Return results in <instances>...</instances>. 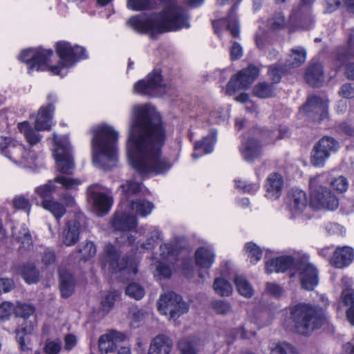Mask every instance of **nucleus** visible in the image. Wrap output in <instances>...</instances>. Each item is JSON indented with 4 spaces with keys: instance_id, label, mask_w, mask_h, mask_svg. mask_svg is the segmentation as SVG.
Listing matches in <instances>:
<instances>
[{
    "instance_id": "nucleus-1",
    "label": "nucleus",
    "mask_w": 354,
    "mask_h": 354,
    "mask_svg": "<svg viewBox=\"0 0 354 354\" xmlns=\"http://www.w3.org/2000/svg\"><path fill=\"white\" fill-rule=\"evenodd\" d=\"M166 140L162 118L147 105H134L127 142V154L131 167L140 176L167 172L171 164L161 156Z\"/></svg>"
},
{
    "instance_id": "nucleus-2",
    "label": "nucleus",
    "mask_w": 354,
    "mask_h": 354,
    "mask_svg": "<svg viewBox=\"0 0 354 354\" xmlns=\"http://www.w3.org/2000/svg\"><path fill=\"white\" fill-rule=\"evenodd\" d=\"M163 10L159 12L140 14L130 17L127 24L140 34H157L177 31L190 27L189 16L176 0H128L127 6L135 11Z\"/></svg>"
},
{
    "instance_id": "nucleus-3",
    "label": "nucleus",
    "mask_w": 354,
    "mask_h": 354,
    "mask_svg": "<svg viewBox=\"0 0 354 354\" xmlns=\"http://www.w3.org/2000/svg\"><path fill=\"white\" fill-rule=\"evenodd\" d=\"M326 183L334 190L342 193L348 189V181L342 176L331 179L328 174L317 175L310 180V205L317 209L334 211L339 205V198L326 187Z\"/></svg>"
},
{
    "instance_id": "nucleus-4",
    "label": "nucleus",
    "mask_w": 354,
    "mask_h": 354,
    "mask_svg": "<svg viewBox=\"0 0 354 354\" xmlns=\"http://www.w3.org/2000/svg\"><path fill=\"white\" fill-rule=\"evenodd\" d=\"M93 162L104 169L115 166L118 160V133L107 124L93 129Z\"/></svg>"
},
{
    "instance_id": "nucleus-5",
    "label": "nucleus",
    "mask_w": 354,
    "mask_h": 354,
    "mask_svg": "<svg viewBox=\"0 0 354 354\" xmlns=\"http://www.w3.org/2000/svg\"><path fill=\"white\" fill-rule=\"evenodd\" d=\"M290 319L295 331L308 336L315 329L321 328L325 321L324 310L317 306L299 303L290 307Z\"/></svg>"
},
{
    "instance_id": "nucleus-6",
    "label": "nucleus",
    "mask_w": 354,
    "mask_h": 354,
    "mask_svg": "<svg viewBox=\"0 0 354 354\" xmlns=\"http://www.w3.org/2000/svg\"><path fill=\"white\" fill-rule=\"evenodd\" d=\"M57 97L53 94L48 95V104L41 106L39 109L38 114L35 123V129H32L28 121L19 123L18 129L24 134L26 141L34 145L40 142L41 136L37 131H48L52 126V120L55 112L54 103Z\"/></svg>"
},
{
    "instance_id": "nucleus-7",
    "label": "nucleus",
    "mask_w": 354,
    "mask_h": 354,
    "mask_svg": "<svg viewBox=\"0 0 354 354\" xmlns=\"http://www.w3.org/2000/svg\"><path fill=\"white\" fill-rule=\"evenodd\" d=\"M103 267L111 273L121 272L128 278L138 273V262L133 257L120 258V252L111 243L105 245L104 249Z\"/></svg>"
},
{
    "instance_id": "nucleus-8",
    "label": "nucleus",
    "mask_w": 354,
    "mask_h": 354,
    "mask_svg": "<svg viewBox=\"0 0 354 354\" xmlns=\"http://www.w3.org/2000/svg\"><path fill=\"white\" fill-rule=\"evenodd\" d=\"M56 53L60 59L57 65L48 66V70L53 75L64 76L62 71L75 65L80 59L87 57L86 50L84 48L69 42L60 41L56 44Z\"/></svg>"
},
{
    "instance_id": "nucleus-9",
    "label": "nucleus",
    "mask_w": 354,
    "mask_h": 354,
    "mask_svg": "<svg viewBox=\"0 0 354 354\" xmlns=\"http://www.w3.org/2000/svg\"><path fill=\"white\" fill-rule=\"evenodd\" d=\"M55 147L53 150L57 169L64 174H73L75 167L71 145L66 137L53 134Z\"/></svg>"
},
{
    "instance_id": "nucleus-10",
    "label": "nucleus",
    "mask_w": 354,
    "mask_h": 354,
    "mask_svg": "<svg viewBox=\"0 0 354 354\" xmlns=\"http://www.w3.org/2000/svg\"><path fill=\"white\" fill-rule=\"evenodd\" d=\"M133 88L136 93L149 97H160L167 91L161 71L157 69L149 73L145 79L137 82Z\"/></svg>"
},
{
    "instance_id": "nucleus-11",
    "label": "nucleus",
    "mask_w": 354,
    "mask_h": 354,
    "mask_svg": "<svg viewBox=\"0 0 354 354\" xmlns=\"http://www.w3.org/2000/svg\"><path fill=\"white\" fill-rule=\"evenodd\" d=\"M160 252L161 261H157L154 277L159 280L169 279L172 274L171 268L162 261L174 264L178 260L180 250L176 243H163L160 246Z\"/></svg>"
},
{
    "instance_id": "nucleus-12",
    "label": "nucleus",
    "mask_w": 354,
    "mask_h": 354,
    "mask_svg": "<svg viewBox=\"0 0 354 354\" xmlns=\"http://www.w3.org/2000/svg\"><path fill=\"white\" fill-rule=\"evenodd\" d=\"M158 308L162 315H169V319H176L188 312L189 306L183 301L181 296L171 291L160 296Z\"/></svg>"
},
{
    "instance_id": "nucleus-13",
    "label": "nucleus",
    "mask_w": 354,
    "mask_h": 354,
    "mask_svg": "<svg viewBox=\"0 0 354 354\" xmlns=\"http://www.w3.org/2000/svg\"><path fill=\"white\" fill-rule=\"evenodd\" d=\"M53 54V51L50 49L28 48L21 51L19 59L28 65V72L30 74L34 69L37 71L48 70L47 64Z\"/></svg>"
},
{
    "instance_id": "nucleus-14",
    "label": "nucleus",
    "mask_w": 354,
    "mask_h": 354,
    "mask_svg": "<svg viewBox=\"0 0 354 354\" xmlns=\"http://www.w3.org/2000/svg\"><path fill=\"white\" fill-rule=\"evenodd\" d=\"M339 142L332 137L324 136L313 147L311 152L310 162L315 167H322L326 160L337 151Z\"/></svg>"
},
{
    "instance_id": "nucleus-15",
    "label": "nucleus",
    "mask_w": 354,
    "mask_h": 354,
    "mask_svg": "<svg viewBox=\"0 0 354 354\" xmlns=\"http://www.w3.org/2000/svg\"><path fill=\"white\" fill-rule=\"evenodd\" d=\"M314 0H300L299 4L292 10L290 21L295 26L309 30L315 26V19L313 15Z\"/></svg>"
},
{
    "instance_id": "nucleus-16",
    "label": "nucleus",
    "mask_w": 354,
    "mask_h": 354,
    "mask_svg": "<svg viewBox=\"0 0 354 354\" xmlns=\"http://www.w3.org/2000/svg\"><path fill=\"white\" fill-rule=\"evenodd\" d=\"M295 274L299 276L301 287L306 290H313L319 283L318 270L306 257L297 261Z\"/></svg>"
},
{
    "instance_id": "nucleus-17",
    "label": "nucleus",
    "mask_w": 354,
    "mask_h": 354,
    "mask_svg": "<svg viewBox=\"0 0 354 354\" xmlns=\"http://www.w3.org/2000/svg\"><path fill=\"white\" fill-rule=\"evenodd\" d=\"M259 74V69L254 64H250L246 68L240 71L230 79L227 84L226 94L232 95L236 91L248 88Z\"/></svg>"
},
{
    "instance_id": "nucleus-18",
    "label": "nucleus",
    "mask_w": 354,
    "mask_h": 354,
    "mask_svg": "<svg viewBox=\"0 0 354 354\" xmlns=\"http://www.w3.org/2000/svg\"><path fill=\"white\" fill-rule=\"evenodd\" d=\"M241 0H216L218 5L223 6L227 4L232 5L226 19L214 21L212 23L214 30L217 35H219L221 30L218 26L220 24L225 21L227 23V29L230 32L234 37H239L240 35V26L236 16V11Z\"/></svg>"
},
{
    "instance_id": "nucleus-19",
    "label": "nucleus",
    "mask_w": 354,
    "mask_h": 354,
    "mask_svg": "<svg viewBox=\"0 0 354 354\" xmlns=\"http://www.w3.org/2000/svg\"><path fill=\"white\" fill-rule=\"evenodd\" d=\"M87 197L97 213L101 215L107 214L113 205V197L102 192V187L98 184L92 185L88 188Z\"/></svg>"
},
{
    "instance_id": "nucleus-20",
    "label": "nucleus",
    "mask_w": 354,
    "mask_h": 354,
    "mask_svg": "<svg viewBox=\"0 0 354 354\" xmlns=\"http://www.w3.org/2000/svg\"><path fill=\"white\" fill-rule=\"evenodd\" d=\"M301 111L313 121H321L328 116V100L313 95L309 97Z\"/></svg>"
},
{
    "instance_id": "nucleus-21",
    "label": "nucleus",
    "mask_w": 354,
    "mask_h": 354,
    "mask_svg": "<svg viewBox=\"0 0 354 354\" xmlns=\"http://www.w3.org/2000/svg\"><path fill=\"white\" fill-rule=\"evenodd\" d=\"M54 183L61 184L66 189H75L82 183L79 179L59 175L53 180H48L47 183L37 187L35 193L44 200H47L55 190Z\"/></svg>"
},
{
    "instance_id": "nucleus-22",
    "label": "nucleus",
    "mask_w": 354,
    "mask_h": 354,
    "mask_svg": "<svg viewBox=\"0 0 354 354\" xmlns=\"http://www.w3.org/2000/svg\"><path fill=\"white\" fill-rule=\"evenodd\" d=\"M288 209L292 218L300 216L307 207V196L305 192L299 189H292L287 199Z\"/></svg>"
},
{
    "instance_id": "nucleus-23",
    "label": "nucleus",
    "mask_w": 354,
    "mask_h": 354,
    "mask_svg": "<svg viewBox=\"0 0 354 354\" xmlns=\"http://www.w3.org/2000/svg\"><path fill=\"white\" fill-rule=\"evenodd\" d=\"M125 335L115 330L102 335L98 340V348L101 354H108L113 352L116 348V342L123 341Z\"/></svg>"
},
{
    "instance_id": "nucleus-24",
    "label": "nucleus",
    "mask_w": 354,
    "mask_h": 354,
    "mask_svg": "<svg viewBox=\"0 0 354 354\" xmlns=\"http://www.w3.org/2000/svg\"><path fill=\"white\" fill-rule=\"evenodd\" d=\"M111 225L115 230L127 232L135 229L138 225V221L134 216L116 212L112 218Z\"/></svg>"
},
{
    "instance_id": "nucleus-25",
    "label": "nucleus",
    "mask_w": 354,
    "mask_h": 354,
    "mask_svg": "<svg viewBox=\"0 0 354 354\" xmlns=\"http://www.w3.org/2000/svg\"><path fill=\"white\" fill-rule=\"evenodd\" d=\"M354 259V250L348 246L338 247L333 252L331 264L337 268L349 266Z\"/></svg>"
},
{
    "instance_id": "nucleus-26",
    "label": "nucleus",
    "mask_w": 354,
    "mask_h": 354,
    "mask_svg": "<svg viewBox=\"0 0 354 354\" xmlns=\"http://www.w3.org/2000/svg\"><path fill=\"white\" fill-rule=\"evenodd\" d=\"M23 149L22 145L10 138L0 137V151L10 160L17 162Z\"/></svg>"
},
{
    "instance_id": "nucleus-27",
    "label": "nucleus",
    "mask_w": 354,
    "mask_h": 354,
    "mask_svg": "<svg viewBox=\"0 0 354 354\" xmlns=\"http://www.w3.org/2000/svg\"><path fill=\"white\" fill-rule=\"evenodd\" d=\"M296 263L291 256H281L268 261L266 263V270L268 273L285 272L292 266H295Z\"/></svg>"
},
{
    "instance_id": "nucleus-28",
    "label": "nucleus",
    "mask_w": 354,
    "mask_h": 354,
    "mask_svg": "<svg viewBox=\"0 0 354 354\" xmlns=\"http://www.w3.org/2000/svg\"><path fill=\"white\" fill-rule=\"evenodd\" d=\"M216 130L212 129L208 136L195 143L194 151L192 154L194 158H198L213 151L214 145L216 141Z\"/></svg>"
},
{
    "instance_id": "nucleus-29",
    "label": "nucleus",
    "mask_w": 354,
    "mask_h": 354,
    "mask_svg": "<svg viewBox=\"0 0 354 354\" xmlns=\"http://www.w3.org/2000/svg\"><path fill=\"white\" fill-rule=\"evenodd\" d=\"M283 180L279 174L273 173L269 175L267 178L266 196L272 200L277 199L282 193Z\"/></svg>"
},
{
    "instance_id": "nucleus-30",
    "label": "nucleus",
    "mask_w": 354,
    "mask_h": 354,
    "mask_svg": "<svg viewBox=\"0 0 354 354\" xmlns=\"http://www.w3.org/2000/svg\"><path fill=\"white\" fill-rule=\"evenodd\" d=\"M173 346L171 339L165 335L155 337L149 346L148 354H169Z\"/></svg>"
},
{
    "instance_id": "nucleus-31",
    "label": "nucleus",
    "mask_w": 354,
    "mask_h": 354,
    "mask_svg": "<svg viewBox=\"0 0 354 354\" xmlns=\"http://www.w3.org/2000/svg\"><path fill=\"white\" fill-rule=\"evenodd\" d=\"M240 151L245 160L252 162L261 156V147L257 140L248 139L245 142H242Z\"/></svg>"
},
{
    "instance_id": "nucleus-32",
    "label": "nucleus",
    "mask_w": 354,
    "mask_h": 354,
    "mask_svg": "<svg viewBox=\"0 0 354 354\" xmlns=\"http://www.w3.org/2000/svg\"><path fill=\"white\" fill-rule=\"evenodd\" d=\"M216 258L214 251L210 248L200 247L195 252V261L201 268L209 269Z\"/></svg>"
},
{
    "instance_id": "nucleus-33",
    "label": "nucleus",
    "mask_w": 354,
    "mask_h": 354,
    "mask_svg": "<svg viewBox=\"0 0 354 354\" xmlns=\"http://www.w3.org/2000/svg\"><path fill=\"white\" fill-rule=\"evenodd\" d=\"M305 80L313 87L322 86L324 80L322 64L319 63L310 64L306 72Z\"/></svg>"
},
{
    "instance_id": "nucleus-34",
    "label": "nucleus",
    "mask_w": 354,
    "mask_h": 354,
    "mask_svg": "<svg viewBox=\"0 0 354 354\" xmlns=\"http://www.w3.org/2000/svg\"><path fill=\"white\" fill-rule=\"evenodd\" d=\"M80 223L76 221H70L63 232V243L66 246L75 245L80 239Z\"/></svg>"
},
{
    "instance_id": "nucleus-35",
    "label": "nucleus",
    "mask_w": 354,
    "mask_h": 354,
    "mask_svg": "<svg viewBox=\"0 0 354 354\" xmlns=\"http://www.w3.org/2000/svg\"><path fill=\"white\" fill-rule=\"evenodd\" d=\"M59 290L61 295L64 298L70 297L75 288V279L71 273L66 270H60L59 272Z\"/></svg>"
},
{
    "instance_id": "nucleus-36",
    "label": "nucleus",
    "mask_w": 354,
    "mask_h": 354,
    "mask_svg": "<svg viewBox=\"0 0 354 354\" xmlns=\"http://www.w3.org/2000/svg\"><path fill=\"white\" fill-rule=\"evenodd\" d=\"M341 299L344 305L350 306L346 312V316L349 324L354 326V290L347 286L342 290Z\"/></svg>"
},
{
    "instance_id": "nucleus-37",
    "label": "nucleus",
    "mask_w": 354,
    "mask_h": 354,
    "mask_svg": "<svg viewBox=\"0 0 354 354\" xmlns=\"http://www.w3.org/2000/svg\"><path fill=\"white\" fill-rule=\"evenodd\" d=\"M18 272L28 284L36 283L39 281V271L32 263H25L19 266Z\"/></svg>"
},
{
    "instance_id": "nucleus-38",
    "label": "nucleus",
    "mask_w": 354,
    "mask_h": 354,
    "mask_svg": "<svg viewBox=\"0 0 354 354\" xmlns=\"http://www.w3.org/2000/svg\"><path fill=\"white\" fill-rule=\"evenodd\" d=\"M41 207L52 213L58 222L66 212L65 206L62 203L53 199L43 200Z\"/></svg>"
},
{
    "instance_id": "nucleus-39",
    "label": "nucleus",
    "mask_w": 354,
    "mask_h": 354,
    "mask_svg": "<svg viewBox=\"0 0 354 354\" xmlns=\"http://www.w3.org/2000/svg\"><path fill=\"white\" fill-rule=\"evenodd\" d=\"M290 53L286 63L288 66L299 67L305 62L307 53L304 47L297 46L293 48Z\"/></svg>"
},
{
    "instance_id": "nucleus-40",
    "label": "nucleus",
    "mask_w": 354,
    "mask_h": 354,
    "mask_svg": "<svg viewBox=\"0 0 354 354\" xmlns=\"http://www.w3.org/2000/svg\"><path fill=\"white\" fill-rule=\"evenodd\" d=\"M131 207L137 214L145 217L152 212L153 204L145 199H137L132 201Z\"/></svg>"
},
{
    "instance_id": "nucleus-41",
    "label": "nucleus",
    "mask_w": 354,
    "mask_h": 354,
    "mask_svg": "<svg viewBox=\"0 0 354 354\" xmlns=\"http://www.w3.org/2000/svg\"><path fill=\"white\" fill-rule=\"evenodd\" d=\"M198 339L194 337L181 339L178 344L180 354H197Z\"/></svg>"
},
{
    "instance_id": "nucleus-42",
    "label": "nucleus",
    "mask_w": 354,
    "mask_h": 354,
    "mask_svg": "<svg viewBox=\"0 0 354 354\" xmlns=\"http://www.w3.org/2000/svg\"><path fill=\"white\" fill-rule=\"evenodd\" d=\"M274 85L267 82H260L252 89L254 95L259 98L272 97L274 96Z\"/></svg>"
},
{
    "instance_id": "nucleus-43",
    "label": "nucleus",
    "mask_w": 354,
    "mask_h": 354,
    "mask_svg": "<svg viewBox=\"0 0 354 354\" xmlns=\"http://www.w3.org/2000/svg\"><path fill=\"white\" fill-rule=\"evenodd\" d=\"M244 251L247 255L248 259L253 264L259 262L263 255V251L261 249L253 242H248L245 243Z\"/></svg>"
},
{
    "instance_id": "nucleus-44",
    "label": "nucleus",
    "mask_w": 354,
    "mask_h": 354,
    "mask_svg": "<svg viewBox=\"0 0 354 354\" xmlns=\"http://www.w3.org/2000/svg\"><path fill=\"white\" fill-rule=\"evenodd\" d=\"M234 283L240 295L250 298L254 294L252 287L248 281L243 276L237 275L234 279Z\"/></svg>"
},
{
    "instance_id": "nucleus-45",
    "label": "nucleus",
    "mask_w": 354,
    "mask_h": 354,
    "mask_svg": "<svg viewBox=\"0 0 354 354\" xmlns=\"http://www.w3.org/2000/svg\"><path fill=\"white\" fill-rule=\"evenodd\" d=\"M97 252V248L93 241H86L84 245L80 246L77 250L80 254V259L86 261L94 257Z\"/></svg>"
},
{
    "instance_id": "nucleus-46",
    "label": "nucleus",
    "mask_w": 354,
    "mask_h": 354,
    "mask_svg": "<svg viewBox=\"0 0 354 354\" xmlns=\"http://www.w3.org/2000/svg\"><path fill=\"white\" fill-rule=\"evenodd\" d=\"M213 287L215 292L222 297H228L232 292L231 283L222 278H216L214 282Z\"/></svg>"
},
{
    "instance_id": "nucleus-47",
    "label": "nucleus",
    "mask_w": 354,
    "mask_h": 354,
    "mask_svg": "<svg viewBox=\"0 0 354 354\" xmlns=\"http://www.w3.org/2000/svg\"><path fill=\"white\" fill-rule=\"evenodd\" d=\"M162 239L161 232L156 227H152L150 230V236L145 243H142L141 248L143 250H152L158 244V241Z\"/></svg>"
},
{
    "instance_id": "nucleus-48",
    "label": "nucleus",
    "mask_w": 354,
    "mask_h": 354,
    "mask_svg": "<svg viewBox=\"0 0 354 354\" xmlns=\"http://www.w3.org/2000/svg\"><path fill=\"white\" fill-rule=\"evenodd\" d=\"M227 118V113L225 110L218 107L210 111L208 122L211 124H219L224 122Z\"/></svg>"
},
{
    "instance_id": "nucleus-49",
    "label": "nucleus",
    "mask_w": 354,
    "mask_h": 354,
    "mask_svg": "<svg viewBox=\"0 0 354 354\" xmlns=\"http://www.w3.org/2000/svg\"><path fill=\"white\" fill-rule=\"evenodd\" d=\"M256 333L254 331H250L248 333L244 326L241 327L239 328H233L230 330V334L227 335V344H232L234 340L235 337L240 335L241 339H248L251 336H254Z\"/></svg>"
},
{
    "instance_id": "nucleus-50",
    "label": "nucleus",
    "mask_w": 354,
    "mask_h": 354,
    "mask_svg": "<svg viewBox=\"0 0 354 354\" xmlns=\"http://www.w3.org/2000/svg\"><path fill=\"white\" fill-rule=\"evenodd\" d=\"M286 19L281 12L273 15L268 21V26L272 30H279L286 27Z\"/></svg>"
},
{
    "instance_id": "nucleus-51",
    "label": "nucleus",
    "mask_w": 354,
    "mask_h": 354,
    "mask_svg": "<svg viewBox=\"0 0 354 354\" xmlns=\"http://www.w3.org/2000/svg\"><path fill=\"white\" fill-rule=\"evenodd\" d=\"M125 292L130 297L136 300L141 299L145 294L144 288L137 283L129 284L126 288Z\"/></svg>"
},
{
    "instance_id": "nucleus-52",
    "label": "nucleus",
    "mask_w": 354,
    "mask_h": 354,
    "mask_svg": "<svg viewBox=\"0 0 354 354\" xmlns=\"http://www.w3.org/2000/svg\"><path fill=\"white\" fill-rule=\"evenodd\" d=\"M271 354H299L297 349L286 342L278 343L272 350Z\"/></svg>"
},
{
    "instance_id": "nucleus-53",
    "label": "nucleus",
    "mask_w": 354,
    "mask_h": 354,
    "mask_svg": "<svg viewBox=\"0 0 354 354\" xmlns=\"http://www.w3.org/2000/svg\"><path fill=\"white\" fill-rule=\"evenodd\" d=\"M118 297L117 291L110 292L106 294L101 301L102 310L108 313L113 307L116 298Z\"/></svg>"
},
{
    "instance_id": "nucleus-54",
    "label": "nucleus",
    "mask_w": 354,
    "mask_h": 354,
    "mask_svg": "<svg viewBox=\"0 0 354 354\" xmlns=\"http://www.w3.org/2000/svg\"><path fill=\"white\" fill-rule=\"evenodd\" d=\"M62 349V342L57 339L55 340H46L44 351L47 354H58Z\"/></svg>"
},
{
    "instance_id": "nucleus-55",
    "label": "nucleus",
    "mask_w": 354,
    "mask_h": 354,
    "mask_svg": "<svg viewBox=\"0 0 354 354\" xmlns=\"http://www.w3.org/2000/svg\"><path fill=\"white\" fill-rule=\"evenodd\" d=\"M283 67L280 65H272L269 66L268 75L272 80V85L279 83L281 80Z\"/></svg>"
},
{
    "instance_id": "nucleus-56",
    "label": "nucleus",
    "mask_w": 354,
    "mask_h": 354,
    "mask_svg": "<svg viewBox=\"0 0 354 354\" xmlns=\"http://www.w3.org/2000/svg\"><path fill=\"white\" fill-rule=\"evenodd\" d=\"M15 313L16 316L27 319L33 314L34 308L28 304H18L15 308Z\"/></svg>"
},
{
    "instance_id": "nucleus-57",
    "label": "nucleus",
    "mask_w": 354,
    "mask_h": 354,
    "mask_svg": "<svg viewBox=\"0 0 354 354\" xmlns=\"http://www.w3.org/2000/svg\"><path fill=\"white\" fill-rule=\"evenodd\" d=\"M141 185L140 183L128 180L121 185V188L126 194H136L141 190Z\"/></svg>"
},
{
    "instance_id": "nucleus-58",
    "label": "nucleus",
    "mask_w": 354,
    "mask_h": 354,
    "mask_svg": "<svg viewBox=\"0 0 354 354\" xmlns=\"http://www.w3.org/2000/svg\"><path fill=\"white\" fill-rule=\"evenodd\" d=\"M213 308L218 314L226 315L232 310L230 304L223 300H218L214 302Z\"/></svg>"
},
{
    "instance_id": "nucleus-59",
    "label": "nucleus",
    "mask_w": 354,
    "mask_h": 354,
    "mask_svg": "<svg viewBox=\"0 0 354 354\" xmlns=\"http://www.w3.org/2000/svg\"><path fill=\"white\" fill-rule=\"evenodd\" d=\"M13 206L19 209H28L30 212V204L28 198L23 195L17 196L12 201Z\"/></svg>"
},
{
    "instance_id": "nucleus-60",
    "label": "nucleus",
    "mask_w": 354,
    "mask_h": 354,
    "mask_svg": "<svg viewBox=\"0 0 354 354\" xmlns=\"http://www.w3.org/2000/svg\"><path fill=\"white\" fill-rule=\"evenodd\" d=\"M345 57L348 59H354V28L351 30L345 49Z\"/></svg>"
},
{
    "instance_id": "nucleus-61",
    "label": "nucleus",
    "mask_w": 354,
    "mask_h": 354,
    "mask_svg": "<svg viewBox=\"0 0 354 354\" xmlns=\"http://www.w3.org/2000/svg\"><path fill=\"white\" fill-rule=\"evenodd\" d=\"M339 95L346 99L354 97V84L351 83L344 84L338 91Z\"/></svg>"
},
{
    "instance_id": "nucleus-62",
    "label": "nucleus",
    "mask_w": 354,
    "mask_h": 354,
    "mask_svg": "<svg viewBox=\"0 0 354 354\" xmlns=\"http://www.w3.org/2000/svg\"><path fill=\"white\" fill-rule=\"evenodd\" d=\"M325 229L329 235H339L345 233L346 230L341 225L337 223H328L326 225Z\"/></svg>"
},
{
    "instance_id": "nucleus-63",
    "label": "nucleus",
    "mask_w": 354,
    "mask_h": 354,
    "mask_svg": "<svg viewBox=\"0 0 354 354\" xmlns=\"http://www.w3.org/2000/svg\"><path fill=\"white\" fill-rule=\"evenodd\" d=\"M14 306L10 302H3L0 305V319H8L12 314V313L15 310Z\"/></svg>"
},
{
    "instance_id": "nucleus-64",
    "label": "nucleus",
    "mask_w": 354,
    "mask_h": 354,
    "mask_svg": "<svg viewBox=\"0 0 354 354\" xmlns=\"http://www.w3.org/2000/svg\"><path fill=\"white\" fill-rule=\"evenodd\" d=\"M243 55V48L239 43L234 41L230 48V57L232 60H237Z\"/></svg>"
}]
</instances>
